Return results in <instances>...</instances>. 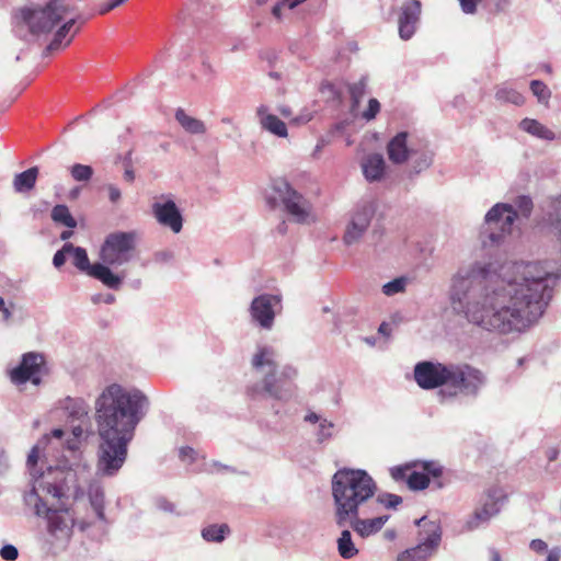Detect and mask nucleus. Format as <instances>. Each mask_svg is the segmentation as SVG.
<instances>
[{
  "label": "nucleus",
  "mask_w": 561,
  "mask_h": 561,
  "mask_svg": "<svg viewBox=\"0 0 561 561\" xmlns=\"http://www.w3.org/2000/svg\"><path fill=\"white\" fill-rule=\"evenodd\" d=\"M560 278L553 261L476 260L453 275L449 299L469 323L484 331L524 333L546 313Z\"/></svg>",
  "instance_id": "f257e3e1"
},
{
  "label": "nucleus",
  "mask_w": 561,
  "mask_h": 561,
  "mask_svg": "<svg viewBox=\"0 0 561 561\" xmlns=\"http://www.w3.org/2000/svg\"><path fill=\"white\" fill-rule=\"evenodd\" d=\"M149 400L137 388L118 383L105 387L95 400V421L100 435L96 474L114 477L127 458L128 444L146 414Z\"/></svg>",
  "instance_id": "f03ea898"
},
{
  "label": "nucleus",
  "mask_w": 561,
  "mask_h": 561,
  "mask_svg": "<svg viewBox=\"0 0 561 561\" xmlns=\"http://www.w3.org/2000/svg\"><path fill=\"white\" fill-rule=\"evenodd\" d=\"M82 490L77 484L73 469L49 470L36 481L24 501L34 506L35 515L47 519V528L51 535L68 531L73 526V516L67 507L66 500L71 495L79 496Z\"/></svg>",
  "instance_id": "7ed1b4c3"
},
{
  "label": "nucleus",
  "mask_w": 561,
  "mask_h": 561,
  "mask_svg": "<svg viewBox=\"0 0 561 561\" xmlns=\"http://www.w3.org/2000/svg\"><path fill=\"white\" fill-rule=\"evenodd\" d=\"M277 350L268 344H259L251 357L252 369L261 375V379L247 387V394L252 400L273 399L286 403L296 391L294 383L298 369L286 364L278 366Z\"/></svg>",
  "instance_id": "20e7f679"
},
{
  "label": "nucleus",
  "mask_w": 561,
  "mask_h": 561,
  "mask_svg": "<svg viewBox=\"0 0 561 561\" xmlns=\"http://www.w3.org/2000/svg\"><path fill=\"white\" fill-rule=\"evenodd\" d=\"M331 486L337 526H346L356 514L369 515V506L378 486L366 470L341 468L333 474Z\"/></svg>",
  "instance_id": "39448f33"
},
{
  "label": "nucleus",
  "mask_w": 561,
  "mask_h": 561,
  "mask_svg": "<svg viewBox=\"0 0 561 561\" xmlns=\"http://www.w3.org/2000/svg\"><path fill=\"white\" fill-rule=\"evenodd\" d=\"M488 382L486 375L469 364H449L447 388H442L438 396L442 401L453 400L458 396L477 398Z\"/></svg>",
  "instance_id": "423d86ee"
},
{
  "label": "nucleus",
  "mask_w": 561,
  "mask_h": 561,
  "mask_svg": "<svg viewBox=\"0 0 561 561\" xmlns=\"http://www.w3.org/2000/svg\"><path fill=\"white\" fill-rule=\"evenodd\" d=\"M517 219V210L507 203H496L485 214L480 227L479 240L483 249L500 247L511 234Z\"/></svg>",
  "instance_id": "0eeeda50"
},
{
  "label": "nucleus",
  "mask_w": 561,
  "mask_h": 561,
  "mask_svg": "<svg viewBox=\"0 0 561 561\" xmlns=\"http://www.w3.org/2000/svg\"><path fill=\"white\" fill-rule=\"evenodd\" d=\"M65 250H69L72 264L78 271L99 280L108 289L119 290L122 288L126 276L125 272L115 273L113 270L107 268L105 264H100V262L91 264L88 252L82 247H76L70 242H66Z\"/></svg>",
  "instance_id": "6e6552de"
},
{
  "label": "nucleus",
  "mask_w": 561,
  "mask_h": 561,
  "mask_svg": "<svg viewBox=\"0 0 561 561\" xmlns=\"http://www.w3.org/2000/svg\"><path fill=\"white\" fill-rule=\"evenodd\" d=\"M506 499V493L502 488L492 486L488 489L481 504L465 518L461 533H472L486 528L492 518L500 514Z\"/></svg>",
  "instance_id": "1a4fd4ad"
},
{
  "label": "nucleus",
  "mask_w": 561,
  "mask_h": 561,
  "mask_svg": "<svg viewBox=\"0 0 561 561\" xmlns=\"http://www.w3.org/2000/svg\"><path fill=\"white\" fill-rule=\"evenodd\" d=\"M135 245L136 233L133 231L110 233L100 249V264L111 270L127 264L133 259Z\"/></svg>",
  "instance_id": "9d476101"
},
{
  "label": "nucleus",
  "mask_w": 561,
  "mask_h": 561,
  "mask_svg": "<svg viewBox=\"0 0 561 561\" xmlns=\"http://www.w3.org/2000/svg\"><path fill=\"white\" fill-rule=\"evenodd\" d=\"M273 190L280 198L285 210L298 224H304L308 220L311 213V204L309 201L285 180H277L273 184Z\"/></svg>",
  "instance_id": "9b49d317"
},
{
  "label": "nucleus",
  "mask_w": 561,
  "mask_h": 561,
  "mask_svg": "<svg viewBox=\"0 0 561 561\" xmlns=\"http://www.w3.org/2000/svg\"><path fill=\"white\" fill-rule=\"evenodd\" d=\"M282 310L280 295L264 293L254 297L249 307L253 323L263 330H272L275 317Z\"/></svg>",
  "instance_id": "f8f14e48"
},
{
  "label": "nucleus",
  "mask_w": 561,
  "mask_h": 561,
  "mask_svg": "<svg viewBox=\"0 0 561 561\" xmlns=\"http://www.w3.org/2000/svg\"><path fill=\"white\" fill-rule=\"evenodd\" d=\"M151 214L158 225L178 234L183 229L184 218L173 195L162 194L151 204Z\"/></svg>",
  "instance_id": "ddd939ff"
},
{
  "label": "nucleus",
  "mask_w": 561,
  "mask_h": 561,
  "mask_svg": "<svg viewBox=\"0 0 561 561\" xmlns=\"http://www.w3.org/2000/svg\"><path fill=\"white\" fill-rule=\"evenodd\" d=\"M414 380L423 390L447 388L449 364L433 360L419 362L414 366Z\"/></svg>",
  "instance_id": "4468645a"
},
{
  "label": "nucleus",
  "mask_w": 561,
  "mask_h": 561,
  "mask_svg": "<svg viewBox=\"0 0 561 561\" xmlns=\"http://www.w3.org/2000/svg\"><path fill=\"white\" fill-rule=\"evenodd\" d=\"M417 468L411 470L407 478V485L412 491H423L434 479V485L437 489L445 488L446 483L440 480L444 473V467L436 460H414Z\"/></svg>",
  "instance_id": "2eb2a0df"
},
{
  "label": "nucleus",
  "mask_w": 561,
  "mask_h": 561,
  "mask_svg": "<svg viewBox=\"0 0 561 561\" xmlns=\"http://www.w3.org/2000/svg\"><path fill=\"white\" fill-rule=\"evenodd\" d=\"M45 360L42 354L28 352L22 355L20 364L10 370V379L14 385L31 381L34 386L42 382L41 370Z\"/></svg>",
  "instance_id": "dca6fc26"
},
{
  "label": "nucleus",
  "mask_w": 561,
  "mask_h": 561,
  "mask_svg": "<svg viewBox=\"0 0 561 561\" xmlns=\"http://www.w3.org/2000/svg\"><path fill=\"white\" fill-rule=\"evenodd\" d=\"M376 208L371 202L358 203L345 230L343 240L347 245L356 243L366 232L375 215Z\"/></svg>",
  "instance_id": "f3484780"
},
{
  "label": "nucleus",
  "mask_w": 561,
  "mask_h": 561,
  "mask_svg": "<svg viewBox=\"0 0 561 561\" xmlns=\"http://www.w3.org/2000/svg\"><path fill=\"white\" fill-rule=\"evenodd\" d=\"M421 16V1L407 0L400 8L398 18L399 36L403 41L410 39L415 31Z\"/></svg>",
  "instance_id": "a211bd4d"
},
{
  "label": "nucleus",
  "mask_w": 561,
  "mask_h": 561,
  "mask_svg": "<svg viewBox=\"0 0 561 561\" xmlns=\"http://www.w3.org/2000/svg\"><path fill=\"white\" fill-rule=\"evenodd\" d=\"M415 525L420 528L417 545L434 554L442 541L440 524L436 520H428L426 516H423L415 520Z\"/></svg>",
  "instance_id": "6ab92c4d"
},
{
  "label": "nucleus",
  "mask_w": 561,
  "mask_h": 561,
  "mask_svg": "<svg viewBox=\"0 0 561 561\" xmlns=\"http://www.w3.org/2000/svg\"><path fill=\"white\" fill-rule=\"evenodd\" d=\"M408 139V131H399L387 144L388 158L393 164H403L409 160L414 147Z\"/></svg>",
  "instance_id": "aec40b11"
},
{
  "label": "nucleus",
  "mask_w": 561,
  "mask_h": 561,
  "mask_svg": "<svg viewBox=\"0 0 561 561\" xmlns=\"http://www.w3.org/2000/svg\"><path fill=\"white\" fill-rule=\"evenodd\" d=\"M362 514L351 517L347 525L362 538H367L380 531L390 518L389 515H379L374 518H362Z\"/></svg>",
  "instance_id": "412c9836"
},
{
  "label": "nucleus",
  "mask_w": 561,
  "mask_h": 561,
  "mask_svg": "<svg viewBox=\"0 0 561 561\" xmlns=\"http://www.w3.org/2000/svg\"><path fill=\"white\" fill-rule=\"evenodd\" d=\"M256 116L262 129L279 138L287 137L288 130L286 124L276 115L271 114L266 105L261 104L256 108Z\"/></svg>",
  "instance_id": "4be33fe9"
},
{
  "label": "nucleus",
  "mask_w": 561,
  "mask_h": 561,
  "mask_svg": "<svg viewBox=\"0 0 561 561\" xmlns=\"http://www.w3.org/2000/svg\"><path fill=\"white\" fill-rule=\"evenodd\" d=\"M550 208L546 218L547 233L556 241L561 252V196H554L550 199Z\"/></svg>",
  "instance_id": "5701e85b"
},
{
  "label": "nucleus",
  "mask_w": 561,
  "mask_h": 561,
  "mask_svg": "<svg viewBox=\"0 0 561 561\" xmlns=\"http://www.w3.org/2000/svg\"><path fill=\"white\" fill-rule=\"evenodd\" d=\"M363 175L369 183L379 182L386 173V161L380 153H371L362 161Z\"/></svg>",
  "instance_id": "b1692460"
},
{
  "label": "nucleus",
  "mask_w": 561,
  "mask_h": 561,
  "mask_svg": "<svg viewBox=\"0 0 561 561\" xmlns=\"http://www.w3.org/2000/svg\"><path fill=\"white\" fill-rule=\"evenodd\" d=\"M409 176H415L430 169L434 161V152L427 147L413 148L409 157Z\"/></svg>",
  "instance_id": "393cba45"
},
{
  "label": "nucleus",
  "mask_w": 561,
  "mask_h": 561,
  "mask_svg": "<svg viewBox=\"0 0 561 561\" xmlns=\"http://www.w3.org/2000/svg\"><path fill=\"white\" fill-rule=\"evenodd\" d=\"M75 23H76V20L70 19L59 26V28L54 34L53 39L46 46V48L44 50V55H48L53 51L61 50L70 45V43L72 42V38L75 37L76 33L78 32V30H76L71 36H68V34H69L71 27L75 25Z\"/></svg>",
  "instance_id": "a878e982"
},
{
  "label": "nucleus",
  "mask_w": 561,
  "mask_h": 561,
  "mask_svg": "<svg viewBox=\"0 0 561 561\" xmlns=\"http://www.w3.org/2000/svg\"><path fill=\"white\" fill-rule=\"evenodd\" d=\"M64 409L67 411L68 416L73 421L82 423H90L89 411L90 407L82 398H66Z\"/></svg>",
  "instance_id": "bb28decb"
},
{
  "label": "nucleus",
  "mask_w": 561,
  "mask_h": 561,
  "mask_svg": "<svg viewBox=\"0 0 561 561\" xmlns=\"http://www.w3.org/2000/svg\"><path fill=\"white\" fill-rule=\"evenodd\" d=\"M518 126L523 131L536 138L548 141H552L556 139V134L535 118L526 117L519 122Z\"/></svg>",
  "instance_id": "cd10ccee"
},
{
  "label": "nucleus",
  "mask_w": 561,
  "mask_h": 561,
  "mask_svg": "<svg viewBox=\"0 0 561 561\" xmlns=\"http://www.w3.org/2000/svg\"><path fill=\"white\" fill-rule=\"evenodd\" d=\"M38 176V168L32 167L27 170L15 174L13 179V188L16 193L25 194L31 192L36 184Z\"/></svg>",
  "instance_id": "c85d7f7f"
},
{
  "label": "nucleus",
  "mask_w": 561,
  "mask_h": 561,
  "mask_svg": "<svg viewBox=\"0 0 561 561\" xmlns=\"http://www.w3.org/2000/svg\"><path fill=\"white\" fill-rule=\"evenodd\" d=\"M49 437L48 436H44L30 451L28 456H27V461H26V465H27V468L30 470V474L32 476L33 478V485L36 483L37 480L41 479V477L43 474H46L48 473L49 470H57V469H61V467H56V468H53V467H48L47 468V471L46 472H38L36 470V466H37V462H38V457H39V450H41V446L42 445H46L48 442H49ZM64 470H68L69 468H65L62 467Z\"/></svg>",
  "instance_id": "c756f323"
},
{
  "label": "nucleus",
  "mask_w": 561,
  "mask_h": 561,
  "mask_svg": "<svg viewBox=\"0 0 561 561\" xmlns=\"http://www.w3.org/2000/svg\"><path fill=\"white\" fill-rule=\"evenodd\" d=\"M88 497L98 519L106 522L104 512V491L99 482L90 483L88 488Z\"/></svg>",
  "instance_id": "7c9ffc66"
},
{
  "label": "nucleus",
  "mask_w": 561,
  "mask_h": 561,
  "mask_svg": "<svg viewBox=\"0 0 561 561\" xmlns=\"http://www.w3.org/2000/svg\"><path fill=\"white\" fill-rule=\"evenodd\" d=\"M402 497L400 495L389 493V492H380L376 493L373 496V502L369 506V515L378 513L381 507L387 510H396L401 503Z\"/></svg>",
  "instance_id": "2f4dec72"
},
{
  "label": "nucleus",
  "mask_w": 561,
  "mask_h": 561,
  "mask_svg": "<svg viewBox=\"0 0 561 561\" xmlns=\"http://www.w3.org/2000/svg\"><path fill=\"white\" fill-rule=\"evenodd\" d=\"M337 552L343 559H352L358 554V549L356 548L352 533L348 529H343L341 531L340 537L336 540Z\"/></svg>",
  "instance_id": "473e14b6"
},
{
  "label": "nucleus",
  "mask_w": 561,
  "mask_h": 561,
  "mask_svg": "<svg viewBox=\"0 0 561 561\" xmlns=\"http://www.w3.org/2000/svg\"><path fill=\"white\" fill-rule=\"evenodd\" d=\"M175 118L179 124L190 134L199 135L206 131V127L202 121L187 115L182 108H179L175 112Z\"/></svg>",
  "instance_id": "72a5a7b5"
},
{
  "label": "nucleus",
  "mask_w": 561,
  "mask_h": 561,
  "mask_svg": "<svg viewBox=\"0 0 561 561\" xmlns=\"http://www.w3.org/2000/svg\"><path fill=\"white\" fill-rule=\"evenodd\" d=\"M495 99L502 103H511L517 106L524 104L525 99L517 90L504 83L496 89Z\"/></svg>",
  "instance_id": "f704fd0d"
},
{
  "label": "nucleus",
  "mask_w": 561,
  "mask_h": 561,
  "mask_svg": "<svg viewBox=\"0 0 561 561\" xmlns=\"http://www.w3.org/2000/svg\"><path fill=\"white\" fill-rule=\"evenodd\" d=\"M50 216L53 221L56 224H60L70 229L77 227V220L70 214L68 206L64 204L54 206Z\"/></svg>",
  "instance_id": "c9c22d12"
},
{
  "label": "nucleus",
  "mask_w": 561,
  "mask_h": 561,
  "mask_svg": "<svg viewBox=\"0 0 561 561\" xmlns=\"http://www.w3.org/2000/svg\"><path fill=\"white\" fill-rule=\"evenodd\" d=\"M229 533L227 524H214L202 529V537L208 542H222Z\"/></svg>",
  "instance_id": "e433bc0d"
},
{
  "label": "nucleus",
  "mask_w": 561,
  "mask_h": 561,
  "mask_svg": "<svg viewBox=\"0 0 561 561\" xmlns=\"http://www.w3.org/2000/svg\"><path fill=\"white\" fill-rule=\"evenodd\" d=\"M432 556V552L416 545L400 552L397 557V561H427Z\"/></svg>",
  "instance_id": "4c0bfd02"
},
{
  "label": "nucleus",
  "mask_w": 561,
  "mask_h": 561,
  "mask_svg": "<svg viewBox=\"0 0 561 561\" xmlns=\"http://www.w3.org/2000/svg\"><path fill=\"white\" fill-rule=\"evenodd\" d=\"M531 93L537 98L541 104H548L551 98V91L548 85L541 80H531L529 84Z\"/></svg>",
  "instance_id": "58836bf2"
},
{
  "label": "nucleus",
  "mask_w": 561,
  "mask_h": 561,
  "mask_svg": "<svg viewBox=\"0 0 561 561\" xmlns=\"http://www.w3.org/2000/svg\"><path fill=\"white\" fill-rule=\"evenodd\" d=\"M417 468V462L410 461L404 465L394 466L390 468V477L396 482L404 481L407 483V478L412 469Z\"/></svg>",
  "instance_id": "ea45409f"
},
{
  "label": "nucleus",
  "mask_w": 561,
  "mask_h": 561,
  "mask_svg": "<svg viewBox=\"0 0 561 561\" xmlns=\"http://www.w3.org/2000/svg\"><path fill=\"white\" fill-rule=\"evenodd\" d=\"M70 174L77 182H88L93 175V169L88 164L75 163L70 168Z\"/></svg>",
  "instance_id": "a19ab883"
},
{
  "label": "nucleus",
  "mask_w": 561,
  "mask_h": 561,
  "mask_svg": "<svg viewBox=\"0 0 561 561\" xmlns=\"http://www.w3.org/2000/svg\"><path fill=\"white\" fill-rule=\"evenodd\" d=\"M333 428H334V424L324 417L318 424V430L316 432L317 442L319 444H323V443L328 442L329 439H331L333 437Z\"/></svg>",
  "instance_id": "79ce46f5"
},
{
  "label": "nucleus",
  "mask_w": 561,
  "mask_h": 561,
  "mask_svg": "<svg viewBox=\"0 0 561 561\" xmlns=\"http://www.w3.org/2000/svg\"><path fill=\"white\" fill-rule=\"evenodd\" d=\"M90 423L80 422L78 425H72L73 438L67 439L66 446L69 450H77L79 447V440L83 436L84 432L88 431Z\"/></svg>",
  "instance_id": "37998d69"
},
{
  "label": "nucleus",
  "mask_w": 561,
  "mask_h": 561,
  "mask_svg": "<svg viewBox=\"0 0 561 561\" xmlns=\"http://www.w3.org/2000/svg\"><path fill=\"white\" fill-rule=\"evenodd\" d=\"M407 279L404 277L394 278L382 286V293L386 296H393L405 289Z\"/></svg>",
  "instance_id": "c03bdc74"
},
{
  "label": "nucleus",
  "mask_w": 561,
  "mask_h": 561,
  "mask_svg": "<svg viewBox=\"0 0 561 561\" xmlns=\"http://www.w3.org/2000/svg\"><path fill=\"white\" fill-rule=\"evenodd\" d=\"M515 206L525 217H529L534 207L533 201L527 195H519L515 201Z\"/></svg>",
  "instance_id": "a18cd8bd"
},
{
  "label": "nucleus",
  "mask_w": 561,
  "mask_h": 561,
  "mask_svg": "<svg viewBox=\"0 0 561 561\" xmlns=\"http://www.w3.org/2000/svg\"><path fill=\"white\" fill-rule=\"evenodd\" d=\"M380 111V103L377 99H370L367 108L363 112V117L366 121H371Z\"/></svg>",
  "instance_id": "49530a36"
},
{
  "label": "nucleus",
  "mask_w": 561,
  "mask_h": 561,
  "mask_svg": "<svg viewBox=\"0 0 561 561\" xmlns=\"http://www.w3.org/2000/svg\"><path fill=\"white\" fill-rule=\"evenodd\" d=\"M0 557L5 561H15L19 557V550L13 545H4L0 549Z\"/></svg>",
  "instance_id": "de8ad7c7"
},
{
  "label": "nucleus",
  "mask_w": 561,
  "mask_h": 561,
  "mask_svg": "<svg viewBox=\"0 0 561 561\" xmlns=\"http://www.w3.org/2000/svg\"><path fill=\"white\" fill-rule=\"evenodd\" d=\"M68 254H69V250H65V244H64L62 248L54 254L53 265L56 268H60L65 264Z\"/></svg>",
  "instance_id": "09e8293b"
},
{
  "label": "nucleus",
  "mask_w": 561,
  "mask_h": 561,
  "mask_svg": "<svg viewBox=\"0 0 561 561\" xmlns=\"http://www.w3.org/2000/svg\"><path fill=\"white\" fill-rule=\"evenodd\" d=\"M116 300L115 296L113 294H94L91 296V301L94 305H99L101 302H104L106 305H112Z\"/></svg>",
  "instance_id": "8fccbe9b"
},
{
  "label": "nucleus",
  "mask_w": 561,
  "mask_h": 561,
  "mask_svg": "<svg viewBox=\"0 0 561 561\" xmlns=\"http://www.w3.org/2000/svg\"><path fill=\"white\" fill-rule=\"evenodd\" d=\"M461 11L466 14H474L477 12L478 0H458Z\"/></svg>",
  "instance_id": "3c124183"
},
{
  "label": "nucleus",
  "mask_w": 561,
  "mask_h": 561,
  "mask_svg": "<svg viewBox=\"0 0 561 561\" xmlns=\"http://www.w3.org/2000/svg\"><path fill=\"white\" fill-rule=\"evenodd\" d=\"M127 0H108L106 3L100 5L99 13L100 14H106L110 11L116 9L117 7L125 3Z\"/></svg>",
  "instance_id": "603ef678"
},
{
  "label": "nucleus",
  "mask_w": 561,
  "mask_h": 561,
  "mask_svg": "<svg viewBox=\"0 0 561 561\" xmlns=\"http://www.w3.org/2000/svg\"><path fill=\"white\" fill-rule=\"evenodd\" d=\"M364 83L363 82H358V83H354L350 87V94H351V98L353 99L354 103H357L359 98L363 95L364 93Z\"/></svg>",
  "instance_id": "864d4df0"
},
{
  "label": "nucleus",
  "mask_w": 561,
  "mask_h": 561,
  "mask_svg": "<svg viewBox=\"0 0 561 561\" xmlns=\"http://www.w3.org/2000/svg\"><path fill=\"white\" fill-rule=\"evenodd\" d=\"M106 190L108 192V199L112 202V203H117L121 197H122V192L121 190L118 188V186H116L115 184H108L106 186Z\"/></svg>",
  "instance_id": "5fc2aeb1"
},
{
  "label": "nucleus",
  "mask_w": 561,
  "mask_h": 561,
  "mask_svg": "<svg viewBox=\"0 0 561 561\" xmlns=\"http://www.w3.org/2000/svg\"><path fill=\"white\" fill-rule=\"evenodd\" d=\"M130 153H128V158L125 159V171H124V180L131 183L135 180V171L130 163Z\"/></svg>",
  "instance_id": "6e6d98bb"
},
{
  "label": "nucleus",
  "mask_w": 561,
  "mask_h": 561,
  "mask_svg": "<svg viewBox=\"0 0 561 561\" xmlns=\"http://www.w3.org/2000/svg\"><path fill=\"white\" fill-rule=\"evenodd\" d=\"M529 548L536 553H542L548 550V545L542 539H533Z\"/></svg>",
  "instance_id": "4d7b16f0"
},
{
  "label": "nucleus",
  "mask_w": 561,
  "mask_h": 561,
  "mask_svg": "<svg viewBox=\"0 0 561 561\" xmlns=\"http://www.w3.org/2000/svg\"><path fill=\"white\" fill-rule=\"evenodd\" d=\"M173 257H174L173 252L169 251V250L159 251L154 254V260H156V262H159V263L170 262L173 260Z\"/></svg>",
  "instance_id": "13d9d810"
},
{
  "label": "nucleus",
  "mask_w": 561,
  "mask_h": 561,
  "mask_svg": "<svg viewBox=\"0 0 561 561\" xmlns=\"http://www.w3.org/2000/svg\"><path fill=\"white\" fill-rule=\"evenodd\" d=\"M194 455H195V450L188 446H185V447H182L180 448L179 450V456L182 460H185V459H191L193 460L194 459Z\"/></svg>",
  "instance_id": "bf43d9fd"
},
{
  "label": "nucleus",
  "mask_w": 561,
  "mask_h": 561,
  "mask_svg": "<svg viewBox=\"0 0 561 561\" xmlns=\"http://www.w3.org/2000/svg\"><path fill=\"white\" fill-rule=\"evenodd\" d=\"M561 559V548L560 547H553L550 550H548V556L546 561H560Z\"/></svg>",
  "instance_id": "052dcab7"
},
{
  "label": "nucleus",
  "mask_w": 561,
  "mask_h": 561,
  "mask_svg": "<svg viewBox=\"0 0 561 561\" xmlns=\"http://www.w3.org/2000/svg\"><path fill=\"white\" fill-rule=\"evenodd\" d=\"M323 419L324 417H322L318 413L310 411L305 415L304 421L311 424H319Z\"/></svg>",
  "instance_id": "680f3d73"
},
{
  "label": "nucleus",
  "mask_w": 561,
  "mask_h": 561,
  "mask_svg": "<svg viewBox=\"0 0 561 561\" xmlns=\"http://www.w3.org/2000/svg\"><path fill=\"white\" fill-rule=\"evenodd\" d=\"M488 552L490 556V561H502L500 551L495 547H489Z\"/></svg>",
  "instance_id": "e2e57ef3"
},
{
  "label": "nucleus",
  "mask_w": 561,
  "mask_h": 561,
  "mask_svg": "<svg viewBox=\"0 0 561 561\" xmlns=\"http://www.w3.org/2000/svg\"><path fill=\"white\" fill-rule=\"evenodd\" d=\"M0 311L2 312L3 320L5 321H8L12 316L11 311L8 308H5L4 300L2 297H0Z\"/></svg>",
  "instance_id": "0e129e2a"
},
{
  "label": "nucleus",
  "mask_w": 561,
  "mask_h": 561,
  "mask_svg": "<svg viewBox=\"0 0 561 561\" xmlns=\"http://www.w3.org/2000/svg\"><path fill=\"white\" fill-rule=\"evenodd\" d=\"M286 7V3H284V0H282L280 2L276 3L273 9H272V13L275 18L277 19H280V15H282V9Z\"/></svg>",
  "instance_id": "69168bd1"
},
{
  "label": "nucleus",
  "mask_w": 561,
  "mask_h": 561,
  "mask_svg": "<svg viewBox=\"0 0 561 561\" xmlns=\"http://www.w3.org/2000/svg\"><path fill=\"white\" fill-rule=\"evenodd\" d=\"M8 468L7 456L4 450H0V473Z\"/></svg>",
  "instance_id": "338daca9"
},
{
  "label": "nucleus",
  "mask_w": 561,
  "mask_h": 561,
  "mask_svg": "<svg viewBox=\"0 0 561 561\" xmlns=\"http://www.w3.org/2000/svg\"><path fill=\"white\" fill-rule=\"evenodd\" d=\"M558 455H559V450H558L557 448H550V449L547 451V458H548V460H549L550 462H551V461L557 460Z\"/></svg>",
  "instance_id": "774afa93"
}]
</instances>
